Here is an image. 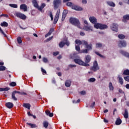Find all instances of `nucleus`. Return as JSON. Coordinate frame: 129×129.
Listing matches in <instances>:
<instances>
[{
	"label": "nucleus",
	"instance_id": "obj_1",
	"mask_svg": "<svg viewBox=\"0 0 129 129\" xmlns=\"http://www.w3.org/2000/svg\"><path fill=\"white\" fill-rule=\"evenodd\" d=\"M91 60V57L89 55H87L86 56V59L84 62L83 61L81 60L80 59H75L74 60V62H76L77 64H79V65H82V66H89V63L90 60Z\"/></svg>",
	"mask_w": 129,
	"mask_h": 129
},
{
	"label": "nucleus",
	"instance_id": "obj_2",
	"mask_svg": "<svg viewBox=\"0 0 129 129\" xmlns=\"http://www.w3.org/2000/svg\"><path fill=\"white\" fill-rule=\"evenodd\" d=\"M70 23L74 26H77L78 28H80V22H79L78 19L75 18L71 17L70 18Z\"/></svg>",
	"mask_w": 129,
	"mask_h": 129
},
{
	"label": "nucleus",
	"instance_id": "obj_3",
	"mask_svg": "<svg viewBox=\"0 0 129 129\" xmlns=\"http://www.w3.org/2000/svg\"><path fill=\"white\" fill-rule=\"evenodd\" d=\"M94 28L96 29H100V30H104V29H107V25L100 23H96L94 25Z\"/></svg>",
	"mask_w": 129,
	"mask_h": 129
},
{
	"label": "nucleus",
	"instance_id": "obj_4",
	"mask_svg": "<svg viewBox=\"0 0 129 129\" xmlns=\"http://www.w3.org/2000/svg\"><path fill=\"white\" fill-rule=\"evenodd\" d=\"M53 4L54 9L56 10L61 6V0H53Z\"/></svg>",
	"mask_w": 129,
	"mask_h": 129
},
{
	"label": "nucleus",
	"instance_id": "obj_5",
	"mask_svg": "<svg viewBox=\"0 0 129 129\" xmlns=\"http://www.w3.org/2000/svg\"><path fill=\"white\" fill-rule=\"evenodd\" d=\"M65 45H67L68 46L70 45V43L69 41H67V39H66L59 43V46L60 48H63Z\"/></svg>",
	"mask_w": 129,
	"mask_h": 129
},
{
	"label": "nucleus",
	"instance_id": "obj_6",
	"mask_svg": "<svg viewBox=\"0 0 129 129\" xmlns=\"http://www.w3.org/2000/svg\"><path fill=\"white\" fill-rule=\"evenodd\" d=\"M15 16L16 17H17V18H20V19H22V20H26V19H27V16H26V15L20 12L16 13Z\"/></svg>",
	"mask_w": 129,
	"mask_h": 129
},
{
	"label": "nucleus",
	"instance_id": "obj_7",
	"mask_svg": "<svg viewBox=\"0 0 129 129\" xmlns=\"http://www.w3.org/2000/svg\"><path fill=\"white\" fill-rule=\"evenodd\" d=\"M99 70V67H98V64H97V61L95 60L94 62L93 67L91 68V70L93 71H97V70Z\"/></svg>",
	"mask_w": 129,
	"mask_h": 129
},
{
	"label": "nucleus",
	"instance_id": "obj_8",
	"mask_svg": "<svg viewBox=\"0 0 129 129\" xmlns=\"http://www.w3.org/2000/svg\"><path fill=\"white\" fill-rule=\"evenodd\" d=\"M60 15V10H57L56 12V14L54 18L53 24H56L57 22H58V20H59V16Z\"/></svg>",
	"mask_w": 129,
	"mask_h": 129
},
{
	"label": "nucleus",
	"instance_id": "obj_9",
	"mask_svg": "<svg viewBox=\"0 0 129 129\" xmlns=\"http://www.w3.org/2000/svg\"><path fill=\"white\" fill-rule=\"evenodd\" d=\"M75 43L77 45H84L85 44H87V41L85 40L80 41L78 39L75 40Z\"/></svg>",
	"mask_w": 129,
	"mask_h": 129
},
{
	"label": "nucleus",
	"instance_id": "obj_10",
	"mask_svg": "<svg viewBox=\"0 0 129 129\" xmlns=\"http://www.w3.org/2000/svg\"><path fill=\"white\" fill-rule=\"evenodd\" d=\"M118 26L116 24H113L111 26V29L112 31H114V32H117V28Z\"/></svg>",
	"mask_w": 129,
	"mask_h": 129
},
{
	"label": "nucleus",
	"instance_id": "obj_11",
	"mask_svg": "<svg viewBox=\"0 0 129 129\" xmlns=\"http://www.w3.org/2000/svg\"><path fill=\"white\" fill-rule=\"evenodd\" d=\"M19 93H20V92L18 91L13 92L12 95V99H14L15 101L17 100L18 99L16 98V95Z\"/></svg>",
	"mask_w": 129,
	"mask_h": 129
},
{
	"label": "nucleus",
	"instance_id": "obj_12",
	"mask_svg": "<svg viewBox=\"0 0 129 129\" xmlns=\"http://www.w3.org/2000/svg\"><path fill=\"white\" fill-rule=\"evenodd\" d=\"M119 52L120 53V54H122V55H123V56H125V57H127V58H129V53L127 52L124 51L122 50H120L119 51Z\"/></svg>",
	"mask_w": 129,
	"mask_h": 129
},
{
	"label": "nucleus",
	"instance_id": "obj_13",
	"mask_svg": "<svg viewBox=\"0 0 129 129\" xmlns=\"http://www.w3.org/2000/svg\"><path fill=\"white\" fill-rule=\"evenodd\" d=\"M72 9L73 10H75V11H82L83 10L82 8L76 5L73 6Z\"/></svg>",
	"mask_w": 129,
	"mask_h": 129
},
{
	"label": "nucleus",
	"instance_id": "obj_14",
	"mask_svg": "<svg viewBox=\"0 0 129 129\" xmlns=\"http://www.w3.org/2000/svg\"><path fill=\"white\" fill-rule=\"evenodd\" d=\"M84 30L88 31V32H92V27L91 26H89L88 25H86L84 27Z\"/></svg>",
	"mask_w": 129,
	"mask_h": 129
},
{
	"label": "nucleus",
	"instance_id": "obj_15",
	"mask_svg": "<svg viewBox=\"0 0 129 129\" xmlns=\"http://www.w3.org/2000/svg\"><path fill=\"white\" fill-rule=\"evenodd\" d=\"M90 21L91 23H92V24H95L96 22H97V20H96V18L94 17H90L89 18Z\"/></svg>",
	"mask_w": 129,
	"mask_h": 129
},
{
	"label": "nucleus",
	"instance_id": "obj_16",
	"mask_svg": "<svg viewBox=\"0 0 129 129\" xmlns=\"http://www.w3.org/2000/svg\"><path fill=\"white\" fill-rule=\"evenodd\" d=\"M119 47H125V46H126V43L125 42V41H120L118 44Z\"/></svg>",
	"mask_w": 129,
	"mask_h": 129
},
{
	"label": "nucleus",
	"instance_id": "obj_17",
	"mask_svg": "<svg viewBox=\"0 0 129 129\" xmlns=\"http://www.w3.org/2000/svg\"><path fill=\"white\" fill-rule=\"evenodd\" d=\"M45 7H46V4L42 3L41 6H38L37 9H38L40 12H43V8H45Z\"/></svg>",
	"mask_w": 129,
	"mask_h": 129
},
{
	"label": "nucleus",
	"instance_id": "obj_18",
	"mask_svg": "<svg viewBox=\"0 0 129 129\" xmlns=\"http://www.w3.org/2000/svg\"><path fill=\"white\" fill-rule=\"evenodd\" d=\"M20 9L23 10L24 12H27V5L26 4H22L20 6Z\"/></svg>",
	"mask_w": 129,
	"mask_h": 129
},
{
	"label": "nucleus",
	"instance_id": "obj_19",
	"mask_svg": "<svg viewBox=\"0 0 129 129\" xmlns=\"http://www.w3.org/2000/svg\"><path fill=\"white\" fill-rule=\"evenodd\" d=\"M6 105L8 108H13V107H14V104H13V103H6Z\"/></svg>",
	"mask_w": 129,
	"mask_h": 129
},
{
	"label": "nucleus",
	"instance_id": "obj_20",
	"mask_svg": "<svg viewBox=\"0 0 129 129\" xmlns=\"http://www.w3.org/2000/svg\"><path fill=\"white\" fill-rule=\"evenodd\" d=\"M86 48L88 50H92V44H88V43L87 41V44H85Z\"/></svg>",
	"mask_w": 129,
	"mask_h": 129
},
{
	"label": "nucleus",
	"instance_id": "obj_21",
	"mask_svg": "<svg viewBox=\"0 0 129 129\" xmlns=\"http://www.w3.org/2000/svg\"><path fill=\"white\" fill-rule=\"evenodd\" d=\"M65 86L67 87H70V86H71V81L67 80L65 82Z\"/></svg>",
	"mask_w": 129,
	"mask_h": 129
},
{
	"label": "nucleus",
	"instance_id": "obj_22",
	"mask_svg": "<svg viewBox=\"0 0 129 129\" xmlns=\"http://www.w3.org/2000/svg\"><path fill=\"white\" fill-rule=\"evenodd\" d=\"M123 116L124 118H128V112H127V109H125L124 112L123 113Z\"/></svg>",
	"mask_w": 129,
	"mask_h": 129
},
{
	"label": "nucleus",
	"instance_id": "obj_23",
	"mask_svg": "<svg viewBox=\"0 0 129 129\" xmlns=\"http://www.w3.org/2000/svg\"><path fill=\"white\" fill-rule=\"evenodd\" d=\"M27 124L29 125V126H30V127H31V128H35L37 127V125L36 124H33V123H27Z\"/></svg>",
	"mask_w": 129,
	"mask_h": 129
},
{
	"label": "nucleus",
	"instance_id": "obj_24",
	"mask_svg": "<svg viewBox=\"0 0 129 129\" xmlns=\"http://www.w3.org/2000/svg\"><path fill=\"white\" fill-rule=\"evenodd\" d=\"M121 123V119H120V118H117L115 121V124H116V125H119V124H120Z\"/></svg>",
	"mask_w": 129,
	"mask_h": 129
},
{
	"label": "nucleus",
	"instance_id": "obj_25",
	"mask_svg": "<svg viewBox=\"0 0 129 129\" xmlns=\"http://www.w3.org/2000/svg\"><path fill=\"white\" fill-rule=\"evenodd\" d=\"M23 106L24 107H25V108H27L28 109H30L31 108V105L29 103H24Z\"/></svg>",
	"mask_w": 129,
	"mask_h": 129
},
{
	"label": "nucleus",
	"instance_id": "obj_26",
	"mask_svg": "<svg viewBox=\"0 0 129 129\" xmlns=\"http://www.w3.org/2000/svg\"><path fill=\"white\" fill-rule=\"evenodd\" d=\"M32 4L35 7V8H38V2H37V0H32Z\"/></svg>",
	"mask_w": 129,
	"mask_h": 129
},
{
	"label": "nucleus",
	"instance_id": "obj_27",
	"mask_svg": "<svg viewBox=\"0 0 129 129\" xmlns=\"http://www.w3.org/2000/svg\"><path fill=\"white\" fill-rule=\"evenodd\" d=\"M109 90L111 91H113V89H114V87H113V86L112 85V83L110 82L109 83Z\"/></svg>",
	"mask_w": 129,
	"mask_h": 129
},
{
	"label": "nucleus",
	"instance_id": "obj_28",
	"mask_svg": "<svg viewBox=\"0 0 129 129\" xmlns=\"http://www.w3.org/2000/svg\"><path fill=\"white\" fill-rule=\"evenodd\" d=\"M66 16H67V11L64 10L63 11V13H62V21L66 18Z\"/></svg>",
	"mask_w": 129,
	"mask_h": 129
},
{
	"label": "nucleus",
	"instance_id": "obj_29",
	"mask_svg": "<svg viewBox=\"0 0 129 129\" xmlns=\"http://www.w3.org/2000/svg\"><path fill=\"white\" fill-rule=\"evenodd\" d=\"M43 126L44 127H45V128H47L48 127V126H49V122H48V121H44L43 123Z\"/></svg>",
	"mask_w": 129,
	"mask_h": 129
},
{
	"label": "nucleus",
	"instance_id": "obj_30",
	"mask_svg": "<svg viewBox=\"0 0 129 129\" xmlns=\"http://www.w3.org/2000/svg\"><path fill=\"white\" fill-rule=\"evenodd\" d=\"M107 4L108 6H110V7H115V4L112 2H107Z\"/></svg>",
	"mask_w": 129,
	"mask_h": 129
},
{
	"label": "nucleus",
	"instance_id": "obj_31",
	"mask_svg": "<svg viewBox=\"0 0 129 129\" xmlns=\"http://www.w3.org/2000/svg\"><path fill=\"white\" fill-rule=\"evenodd\" d=\"M1 26L2 27H8V26H9V24L6 22H3L1 24Z\"/></svg>",
	"mask_w": 129,
	"mask_h": 129
},
{
	"label": "nucleus",
	"instance_id": "obj_32",
	"mask_svg": "<svg viewBox=\"0 0 129 129\" xmlns=\"http://www.w3.org/2000/svg\"><path fill=\"white\" fill-rule=\"evenodd\" d=\"M118 78L119 79V82L120 84H121V85H122V84H123V79H122V78L120 77H118Z\"/></svg>",
	"mask_w": 129,
	"mask_h": 129
},
{
	"label": "nucleus",
	"instance_id": "obj_33",
	"mask_svg": "<svg viewBox=\"0 0 129 129\" xmlns=\"http://www.w3.org/2000/svg\"><path fill=\"white\" fill-rule=\"evenodd\" d=\"M8 90H10V88L6 87L5 88H0V91H8Z\"/></svg>",
	"mask_w": 129,
	"mask_h": 129
},
{
	"label": "nucleus",
	"instance_id": "obj_34",
	"mask_svg": "<svg viewBox=\"0 0 129 129\" xmlns=\"http://www.w3.org/2000/svg\"><path fill=\"white\" fill-rule=\"evenodd\" d=\"M123 18V22H125V20H129V15H125Z\"/></svg>",
	"mask_w": 129,
	"mask_h": 129
},
{
	"label": "nucleus",
	"instance_id": "obj_35",
	"mask_svg": "<svg viewBox=\"0 0 129 129\" xmlns=\"http://www.w3.org/2000/svg\"><path fill=\"white\" fill-rule=\"evenodd\" d=\"M9 6L11 8H14L15 9L18 8V5L17 4H10Z\"/></svg>",
	"mask_w": 129,
	"mask_h": 129
},
{
	"label": "nucleus",
	"instance_id": "obj_36",
	"mask_svg": "<svg viewBox=\"0 0 129 129\" xmlns=\"http://www.w3.org/2000/svg\"><path fill=\"white\" fill-rule=\"evenodd\" d=\"M123 74H124V75L129 76V70H126L124 71Z\"/></svg>",
	"mask_w": 129,
	"mask_h": 129
},
{
	"label": "nucleus",
	"instance_id": "obj_37",
	"mask_svg": "<svg viewBox=\"0 0 129 129\" xmlns=\"http://www.w3.org/2000/svg\"><path fill=\"white\" fill-rule=\"evenodd\" d=\"M52 32H53V29H51L49 31V32L46 35H45V38H47V37L50 36L52 34Z\"/></svg>",
	"mask_w": 129,
	"mask_h": 129
},
{
	"label": "nucleus",
	"instance_id": "obj_38",
	"mask_svg": "<svg viewBox=\"0 0 129 129\" xmlns=\"http://www.w3.org/2000/svg\"><path fill=\"white\" fill-rule=\"evenodd\" d=\"M17 42L19 44H22V37H18L17 38Z\"/></svg>",
	"mask_w": 129,
	"mask_h": 129
},
{
	"label": "nucleus",
	"instance_id": "obj_39",
	"mask_svg": "<svg viewBox=\"0 0 129 129\" xmlns=\"http://www.w3.org/2000/svg\"><path fill=\"white\" fill-rule=\"evenodd\" d=\"M96 48H101V47H102V44H101L100 43H96Z\"/></svg>",
	"mask_w": 129,
	"mask_h": 129
},
{
	"label": "nucleus",
	"instance_id": "obj_40",
	"mask_svg": "<svg viewBox=\"0 0 129 129\" xmlns=\"http://www.w3.org/2000/svg\"><path fill=\"white\" fill-rule=\"evenodd\" d=\"M118 37L119 39H124L125 38V36L123 34H119Z\"/></svg>",
	"mask_w": 129,
	"mask_h": 129
},
{
	"label": "nucleus",
	"instance_id": "obj_41",
	"mask_svg": "<svg viewBox=\"0 0 129 129\" xmlns=\"http://www.w3.org/2000/svg\"><path fill=\"white\" fill-rule=\"evenodd\" d=\"M6 70V67L1 66H0V71H5Z\"/></svg>",
	"mask_w": 129,
	"mask_h": 129
},
{
	"label": "nucleus",
	"instance_id": "obj_42",
	"mask_svg": "<svg viewBox=\"0 0 129 129\" xmlns=\"http://www.w3.org/2000/svg\"><path fill=\"white\" fill-rule=\"evenodd\" d=\"M95 79L94 78H91L88 80L89 82H95Z\"/></svg>",
	"mask_w": 129,
	"mask_h": 129
},
{
	"label": "nucleus",
	"instance_id": "obj_43",
	"mask_svg": "<svg viewBox=\"0 0 129 129\" xmlns=\"http://www.w3.org/2000/svg\"><path fill=\"white\" fill-rule=\"evenodd\" d=\"M80 53H88V50L87 49H83L81 51Z\"/></svg>",
	"mask_w": 129,
	"mask_h": 129
},
{
	"label": "nucleus",
	"instance_id": "obj_44",
	"mask_svg": "<svg viewBox=\"0 0 129 129\" xmlns=\"http://www.w3.org/2000/svg\"><path fill=\"white\" fill-rule=\"evenodd\" d=\"M67 6H68V7H72V6H74V5L71 2H68L67 3Z\"/></svg>",
	"mask_w": 129,
	"mask_h": 129
},
{
	"label": "nucleus",
	"instance_id": "obj_45",
	"mask_svg": "<svg viewBox=\"0 0 129 129\" xmlns=\"http://www.w3.org/2000/svg\"><path fill=\"white\" fill-rule=\"evenodd\" d=\"M0 31L2 33V34H3V35H4V36L5 37H7V34H6V33H5V32H4V31H3V30L2 29V28L0 27Z\"/></svg>",
	"mask_w": 129,
	"mask_h": 129
},
{
	"label": "nucleus",
	"instance_id": "obj_46",
	"mask_svg": "<svg viewBox=\"0 0 129 129\" xmlns=\"http://www.w3.org/2000/svg\"><path fill=\"white\" fill-rule=\"evenodd\" d=\"M80 93L81 95H85V94H86V92H85V91H82L80 92Z\"/></svg>",
	"mask_w": 129,
	"mask_h": 129
},
{
	"label": "nucleus",
	"instance_id": "obj_47",
	"mask_svg": "<svg viewBox=\"0 0 129 129\" xmlns=\"http://www.w3.org/2000/svg\"><path fill=\"white\" fill-rule=\"evenodd\" d=\"M95 54H96V55H98V56H99L100 57H101V58L103 57V55H101L100 53H99L98 52L96 51L95 52Z\"/></svg>",
	"mask_w": 129,
	"mask_h": 129
},
{
	"label": "nucleus",
	"instance_id": "obj_48",
	"mask_svg": "<svg viewBox=\"0 0 129 129\" xmlns=\"http://www.w3.org/2000/svg\"><path fill=\"white\" fill-rule=\"evenodd\" d=\"M10 85L11 86H16V85H17V84L15 82H12L10 84Z\"/></svg>",
	"mask_w": 129,
	"mask_h": 129
},
{
	"label": "nucleus",
	"instance_id": "obj_49",
	"mask_svg": "<svg viewBox=\"0 0 129 129\" xmlns=\"http://www.w3.org/2000/svg\"><path fill=\"white\" fill-rule=\"evenodd\" d=\"M41 72H42L43 74H47V72L46 70H44L42 68H41Z\"/></svg>",
	"mask_w": 129,
	"mask_h": 129
},
{
	"label": "nucleus",
	"instance_id": "obj_50",
	"mask_svg": "<svg viewBox=\"0 0 129 129\" xmlns=\"http://www.w3.org/2000/svg\"><path fill=\"white\" fill-rule=\"evenodd\" d=\"M124 80H125V81H127L128 82H129V77H124Z\"/></svg>",
	"mask_w": 129,
	"mask_h": 129
},
{
	"label": "nucleus",
	"instance_id": "obj_51",
	"mask_svg": "<svg viewBox=\"0 0 129 129\" xmlns=\"http://www.w3.org/2000/svg\"><path fill=\"white\" fill-rule=\"evenodd\" d=\"M43 61L44 62V63H47V62H48V59L46 57H43Z\"/></svg>",
	"mask_w": 129,
	"mask_h": 129
},
{
	"label": "nucleus",
	"instance_id": "obj_52",
	"mask_svg": "<svg viewBox=\"0 0 129 129\" xmlns=\"http://www.w3.org/2000/svg\"><path fill=\"white\" fill-rule=\"evenodd\" d=\"M76 50H77V51H80V47H79V46L76 45Z\"/></svg>",
	"mask_w": 129,
	"mask_h": 129
},
{
	"label": "nucleus",
	"instance_id": "obj_53",
	"mask_svg": "<svg viewBox=\"0 0 129 129\" xmlns=\"http://www.w3.org/2000/svg\"><path fill=\"white\" fill-rule=\"evenodd\" d=\"M0 17H5L6 18H8L9 17V15L7 14H2L0 16Z\"/></svg>",
	"mask_w": 129,
	"mask_h": 129
},
{
	"label": "nucleus",
	"instance_id": "obj_54",
	"mask_svg": "<svg viewBox=\"0 0 129 129\" xmlns=\"http://www.w3.org/2000/svg\"><path fill=\"white\" fill-rule=\"evenodd\" d=\"M18 94H21V95H27V93L23 92H20V93H18Z\"/></svg>",
	"mask_w": 129,
	"mask_h": 129
},
{
	"label": "nucleus",
	"instance_id": "obj_55",
	"mask_svg": "<svg viewBox=\"0 0 129 129\" xmlns=\"http://www.w3.org/2000/svg\"><path fill=\"white\" fill-rule=\"evenodd\" d=\"M95 105V102H93L90 105V107H93Z\"/></svg>",
	"mask_w": 129,
	"mask_h": 129
},
{
	"label": "nucleus",
	"instance_id": "obj_56",
	"mask_svg": "<svg viewBox=\"0 0 129 129\" xmlns=\"http://www.w3.org/2000/svg\"><path fill=\"white\" fill-rule=\"evenodd\" d=\"M49 16L51 19V21H53V14H52V12L50 13Z\"/></svg>",
	"mask_w": 129,
	"mask_h": 129
},
{
	"label": "nucleus",
	"instance_id": "obj_57",
	"mask_svg": "<svg viewBox=\"0 0 129 129\" xmlns=\"http://www.w3.org/2000/svg\"><path fill=\"white\" fill-rule=\"evenodd\" d=\"M45 113L46 115H49V114H50V111L49 110L45 111Z\"/></svg>",
	"mask_w": 129,
	"mask_h": 129
},
{
	"label": "nucleus",
	"instance_id": "obj_58",
	"mask_svg": "<svg viewBox=\"0 0 129 129\" xmlns=\"http://www.w3.org/2000/svg\"><path fill=\"white\" fill-rule=\"evenodd\" d=\"M58 54H59V52H53V53L54 56H57V55H58Z\"/></svg>",
	"mask_w": 129,
	"mask_h": 129
},
{
	"label": "nucleus",
	"instance_id": "obj_59",
	"mask_svg": "<svg viewBox=\"0 0 129 129\" xmlns=\"http://www.w3.org/2000/svg\"><path fill=\"white\" fill-rule=\"evenodd\" d=\"M82 4H87V1L86 0H82Z\"/></svg>",
	"mask_w": 129,
	"mask_h": 129
},
{
	"label": "nucleus",
	"instance_id": "obj_60",
	"mask_svg": "<svg viewBox=\"0 0 129 129\" xmlns=\"http://www.w3.org/2000/svg\"><path fill=\"white\" fill-rule=\"evenodd\" d=\"M69 66V67H71V68H72L73 67H76V65H73V64H70Z\"/></svg>",
	"mask_w": 129,
	"mask_h": 129
},
{
	"label": "nucleus",
	"instance_id": "obj_61",
	"mask_svg": "<svg viewBox=\"0 0 129 129\" xmlns=\"http://www.w3.org/2000/svg\"><path fill=\"white\" fill-rule=\"evenodd\" d=\"M54 115L53 113H49V114L48 115V116H50V117H52Z\"/></svg>",
	"mask_w": 129,
	"mask_h": 129
},
{
	"label": "nucleus",
	"instance_id": "obj_62",
	"mask_svg": "<svg viewBox=\"0 0 129 129\" xmlns=\"http://www.w3.org/2000/svg\"><path fill=\"white\" fill-rule=\"evenodd\" d=\"M84 23L85 24V25H86V26H88V23L87 22V21L84 20Z\"/></svg>",
	"mask_w": 129,
	"mask_h": 129
},
{
	"label": "nucleus",
	"instance_id": "obj_63",
	"mask_svg": "<svg viewBox=\"0 0 129 129\" xmlns=\"http://www.w3.org/2000/svg\"><path fill=\"white\" fill-rule=\"evenodd\" d=\"M126 88H127V89H129V84H127L125 86Z\"/></svg>",
	"mask_w": 129,
	"mask_h": 129
},
{
	"label": "nucleus",
	"instance_id": "obj_64",
	"mask_svg": "<svg viewBox=\"0 0 129 129\" xmlns=\"http://www.w3.org/2000/svg\"><path fill=\"white\" fill-rule=\"evenodd\" d=\"M104 121L106 123H107V122H108V120H107L105 118H104Z\"/></svg>",
	"mask_w": 129,
	"mask_h": 129
}]
</instances>
